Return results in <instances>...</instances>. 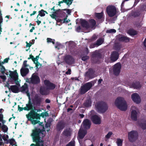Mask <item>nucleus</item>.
Returning <instances> with one entry per match:
<instances>
[{
  "mask_svg": "<svg viewBox=\"0 0 146 146\" xmlns=\"http://www.w3.org/2000/svg\"><path fill=\"white\" fill-rule=\"evenodd\" d=\"M38 56H36L35 58H34L33 59V61L34 63L35 64L37 62H38Z\"/></svg>",
  "mask_w": 146,
  "mask_h": 146,
  "instance_id": "obj_45",
  "label": "nucleus"
},
{
  "mask_svg": "<svg viewBox=\"0 0 146 146\" xmlns=\"http://www.w3.org/2000/svg\"><path fill=\"white\" fill-rule=\"evenodd\" d=\"M65 60L66 62L69 64H72L74 62V59L70 56H66Z\"/></svg>",
  "mask_w": 146,
  "mask_h": 146,
  "instance_id": "obj_22",
  "label": "nucleus"
},
{
  "mask_svg": "<svg viewBox=\"0 0 146 146\" xmlns=\"http://www.w3.org/2000/svg\"><path fill=\"white\" fill-rule=\"evenodd\" d=\"M0 71L1 72V73L4 74L5 73V74L6 72H5V67L2 66V64L1 63V62L0 61Z\"/></svg>",
  "mask_w": 146,
  "mask_h": 146,
  "instance_id": "obj_32",
  "label": "nucleus"
},
{
  "mask_svg": "<svg viewBox=\"0 0 146 146\" xmlns=\"http://www.w3.org/2000/svg\"><path fill=\"white\" fill-rule=\"evenodd\" d=\"M5 74L7 76L9 75L11 79L14 81H16L18 80V74L16 70L14 71H6Z\"/></svg>",
  "mask_w": 146,
  "mask_h": 146,
  "instance_id": "obj_9",
  "label": "nucleus"
},
{
  "mask_svg": "<svg viewBox=\"0 0 146 146\" xmlns=\"http://www.w3.org/2000/svg\"><path fill=\"white\" fill-rule=\"evenodd\" d=\"M144 44L145 46L146 47V38L144 42Z\"/></svg>",
  "mask_w": 146,
  "mask_h": 146,
  "instance_id": "obj_63",
  "label": "nucleus"
},
{
  "mask_svg": "<svg viewBox=\"0 0 146 146\" xmlns=\"http://www.w3.org/2000/svg\"><path fill=\"white\" fill-rule=\"evenodd\" d=\"M123 140L120 138H117L116 141V143L117 146H122Z\"/></svg>",
  "mask_w": 146,
  "mask_h": 146,
  "instance_id": "obj_31",
  "label": "nucleus"
},
{
  "mask_svg": "<svg viewBox=\"0 0 146 146\" xmlns=\"http://www.w3.org/2000/svg\"><path fill=\"white\" fill-rule=\"evenodd\" d=\"M104 40L103 39L100 38L97 41L96 44L97 46H99L101 45L103 42Z\"/></svg>",
  "mask_w": 146,
  "mask_h": 146,
  "instance_id": "obj_35",
  "label": "nucleus"
},
{
  "mask_svg": "<svg viewBox=\"0 0 146 146\" xmlns=\"http://www.w3.org/2000/svg\"><path fill=\"white\" fill-rule=\"evenodd\" d=\"M89 58V57L87 56H83L82 58V59L83 61H85Z\"/></svg>",
  "mask_w": 146,
  "mask_h": 146,
  "instance_id": "obj_52",
  "label": "nucleus"
},
{
  "mask_svg": "<svg viewBox=\"0 0 146 146\" xmlns=\"http://www.w3.org/2000/svg\"><path fill=\"white\" fill-rule=\"evenodd\" d=\"M92 86V84L90 82H88L86 83L81 87L80 92L81 94H84Z\"/></svg>",
  "mask_w": 146,
  "mask_h": 146,
  "instance_id": "obj_12",
  "label": "nucleus"
},
{
  "mask_svg": "<svg viewBox=\"0 0 146 146\" xmlns=\"http://www.w3.org/2000/svg\"><path fill=\"white\" fill-rule=\"evenodd\" d=\"M48 114L46 112H43L40 115L34 112V111H31L28 115H26L27 117L29 120L31 121L32 124L35 125L39 122L38 120H34V119H40V117H44L48 115Z\"/></svg>",
  "mask_w": 146,
  "mask_h": 146,
  "instance_id": "obj_2",
  "label": "nucleus"
},
{
  "mask_svg": "<svg viewBox=\"0 0 146 146\" xmlns=\"http://www.w3.org/2000/svg\"><path fill=\"white\" fill-rule=\"evenodd\" d=\"M47 42L48 43L52 42L53 44H54V40L50 38H47Z\"/></svg>",
  "mask_w": 146,
  "mask_h": 146,
  "instance_id": "obj_39",
  "label": "nucleus"
},
{
  "mask_svg": "<svg viewBox=\"0 0 146 146\" xmlns=\"http://www.w3.org/2000/svg\"><path fill=\"white\" fill-rule=\"evenodd\" d=\"M116 32V31L114 29H111L107 30L106 32L107 33H115Z\"/></svg>",
  "mask_w": 146,
  "mask_h": 146,
  "instance_id": "obj_44",
  "label": "nucleus"
},
{
  "mask_svg": "<svg viewBox=\"0 0 146 146\" xmlns=\"http://www.w3.org/2000/svg\"><path fill=\"white\" fill-rule=\"evenodd\" d=\"M35 29V27H32V28L30 30V32H33V30Z\"/></svg>",
  "mask_w": 146,
  "mask_h": 146,
  "instance_id": "obj_58",
  "label": "nucleus"
},
{
  "mask_svg": "<svg viewBox=\"0 0 146 146\" xmlns=\"http://www.w3.org/2000/svg\"><path fill=\"white\" fill-rule=\"evenodd\" d=\"M5 121L3 120V115L0 114V127H2L4 132H6L8 130V127L7 126L4 125L5 123Z\"/></svg>",
  "mask_w": 146,
  "mask_h": 146,
  "instance_id": "obj_14",
  "label": "nucleus"
},
{
  "mask_svg": "<svg viewBox=\"0 0 146 146\" xmlns=\"http://www.w3.org/2000/svg\"><path fill=\"white\" fill-rule=\"evenodd\" d=\"M27 62L26 60L24 61L22 68L20 70L21 74L23 76H25L29 72L28 68L29 66L27 64Z\"/></svg>",
  "mask_w": 146,
  "mask_h": 146,
  "instance_id": "obj_7",
  "label": "nucleus"
},
{
  "mask_svg": "<svg viewBox=\"0 0 146 146\" xmlns=\"http://www.w3.org/2000/svg\"><path fill=\"white\" fill-rule=\"evenodd\" d=\"M121 65L120 63H117L113 66V73L115 75H118L119 74Z\"/></svg>",
  "mask_w": 146,
  "mask_h": 146,
  "instance_id": "obj_13",
  "label": "nucleus"
},
{
  "mask_svg": "<svg viewBox=\"0 0 146 146\" xmlns=\"http://www.w3.org/2000/svg\"><path fill=\"white\" fill-rule=\"evenodd\" d=\"M106 11L110 17L114 16L117 12L116 8L113 6H108L107 8Z\"/></svg>",
  "mask_w": 146,
  "mask_h": 146,
  "instance_id": "obj_8",
  "label": "nucleus"
},
{
  "mask_svg": "<svg viewBox=\"0 0 146 146\" xmlns=\"http://www.w3.org/2000/svg\"><path fill=\"white\" fill-rule=\"evenodd\" d=\"M133 101L137 104L139 103L141 101V98L138 94L136 93L133 94L131 96Z\"/></svg>",
  "mask_w": 146,
  "mask_h": 146,
  "instance_id": "obj_16",
  "label": "nucleus"
},
{
  "mask_svg": "<svg viewBox=\"0 0 146 146\" xmlns=\"http://www.w3.org/2000/svg\"><path fill=\"white\" fill-rule=\"evenodd\" d=\"M40 80L39 77L35 74H33L31 78L27 80V82L30 83L36 84L40 82Z\"/></svg>",
  "mask_w": 146,
  "mask_h": 146,
  "instance_id": "obj_11",
  "label": "nucleus"
},
{
  "mask_svg": "<svg viewBox=\"0 0 146 146\" xmlns=\"http://www.w3.org/2000/svg\"><path fill=\"white\" fill-rule=\"evenodd\" d=\"M63 125H62L61 123H59L57 125V128L58 130H60L64 128Z\"/></svg>",
  "mask_w": 146,
  "mask_h": 146,
  "instance_id": "obj_37",
  "label": "nucleus"
},
{
  "mask_svg": "<svg viewBox=\"0 0 146 146\" xmlns=\"http://www.w3.org/2000/svg\"><path fill=\"white\" fill-rule=\"evenodd\" d=\"M71 70L70 69H68L67 72H66V74H71Z\"/></svg>",
  "mask_w": 146,
  "mask_h": 146,
  "instance_id": "obj_54",
  "label": "nucleus"
},
{
  "mask_svg": "<svg viewBox=\"0 0 146 146\" xmlns=\"http://www.w3.org/2000/svg\"><path fill=\"white\" fill-rule=\"evenodd\" d=\"M71 130L69 128H68L65 130L63 132V134L65 136H70L71 134Z\"/></svg>",
  "mask_w": 146,
  "mask_h": 146,
  "instance_id": "obj_28",
  "label": "nucleus"
},
{
  "mask_svg": "<svg viewBox=\"0 0 146 146\" xmlns=\"http://www.w3.org/2000/svg\"><path fill=\"white\" fill-rule=\"evenodd\" d=\"M2 135L0 134V146L3 144V143L2 142Z\"/></svg>",
  "mask_w": 146,
  "mask_h": 146,
  "instance_id": "obj_51",
  "label": "nucleus"
},
{
  "mask_svg": "<svg viewBox=\"0 0 146 146\" xmlns=\"http://www.w3.org/2000/svg\"><path fill=\"white\" fill-rule=\"evenodd\" d=\"M81 28L80 26L78 27L76 29V31L78 32H79L80 31Z\"/></svg>",
  "mask_w": 146,
  "mask_h": 146,
  "instance_id": "obj_57",
  "label": "nucleus"
},
{
  "mask_svg": "<svg viewBox=\"0 0 146 146\" xmlns=\"http://www.w3.org/2000/svg\"><path fill=\"white\" fill-rule=\"evenodd\" d=\"M40 93L43 95H46L47 94L48 92V89L44 87H41L40 90Z\"/></svg>",
  "mask_w": 146,
  "mask_h": 146,
  "instance_id": "obj_26",
  "label": "nucleus"
},
{
  "mask_svg": "<svg viewBox=\"0 0 146 146\" xmlns=\"http://www.w3.org/2000/svg\"><path fill=\"white\" fill-rule=\"evenodd\" d=\"M74 144V140H72L66 146H75Z\"/></svg>",
  "mask_w": 146,
  "mask_h": 146,
  "instance_id": "obj_42",
  "label": "nucleus"
},
{
  "mask_svg": "<svg viewBox=\"0 0 146 146\" xmlns=\"http://www.w3.org/2000/svg\"><path fill=\"white\" fill-rule=\"evenodd\" d=\"M45 102H46V103H50V100L49 99H46L45 100Z\"/></svg>",
  "mask_w": 146,
  "mask_h": 146,
  "instance_id": "obj_59",
  "label": "nucleus"
},
{
  "mask_svg": "<svg viewBox=\"0 0 146 146\" xmlns=\"http://www.w3.org/2000/svg\"><path fill=\"white\" fill-rule=\"evenodd\" d=\"M50 124L48 123H47L46 125H45V127H46V128H47V129H46V131H48L49 130V129L48 128V127H50Z\"/></svg>",
  "mask_w": 146,
  "mask_h": 146,
  "instance_id": "obj_53",
  "label": "nucleus"
},
{
  "mask_svg": "<svg viewBox=\"0 0 146 146\" xmlns=\"http://www.w3.org/2000/svg\"><path fill=\"white\" fill-rule=\"evenodd\" d=\"M45 131L39 129L35 128L33 130L31 134L33 140L36 143V146H44L43 143L41 138L45 136Z\"/></svg>",
  "mask_w": 146,
  "mask_h": 146,
  "instance_id": "obj_1",
  "label": "nucleus"
},
{
  "mask_svg": "<svg viewBox=\"0 0 146 146\" xmlns=\"http://www.w3.org/2000/svg\"><path fill=\"white\" fill-rule=\"evenodd\" d=\"M86 133V130H83L82 126L78 133V138L79 142L80 141V139L83 138Z\"/></svg>",
  "mask_w": 146,
  "mask_h": 146,
  "instance_id": "obj_18",
  "label": "nucleus"
},
{
  "mask_svg": "<svg viewBox=\"0 0 146 146\" xmlns=\"http://www.w3.org/2000/svg\"><path fill=\"white\" fill-rule=\"evenodd\" d=\"M57 13L58 12L57 11L53 12L52 14L50 15V16L52 18L55 19L58 22H60L61 20L60 19H57Z\"/></svg>",
  "mask_w": 146,
  "mask_h": 146,
  "instance_id": "obj_27",
  "label": "nucleus"
},
{
  "mask_svg": "<svg viewBox=\"0 0 146 146\" xmlns=\"http://www.w3.org/2000/svg\"><path fill=\"white\" fill-rule=\"evenodd\" d=\"M9 89L14 93H17L19 92V88L16 85L11 86Z\"/></svg>",
  "mask_w": 146,
  "mask_h": 146,
  "instance_id": "obj_25",
  "label": "nucleus"
},
{
  "mask_svg": "<svg viewBox=\"0 0 146 146\" xmlns=\"http://www.w3.org/2000/svg\"><path fill=\"white\" fill-rule=\"evenodd\" d=\"M73 0H65V3L68 5H70L72 3Z\"/></svg>",
  "mask_w": 146,
  "mask_h": 146,
  "instance_id": "obj_40",
  "label": "nucleus"
},
{
  "mask_svg": "<svg viewBox=\"0 0 146 146\" xmlns=\"http://www.w3.org/2000/svg\"><path fill=\"white\" fill-rule=\"evenodd\" d=\"M9 59V58H6L4 60L3 62H1V64H3L4 63L7 62L8 61Z\"/></svg>",
  "mask_w": 146,
  "mask_h": 146,
  "instance_id": "obj_48",
  "label": "nucleus"
},
{
  "mask_svg": "<svg viewBox=\"0 0 146 146\" xmlns=\"http://www.w3.org/2000/svg\"><path fill=\"white\" fill-rule=\"evenodd\" d=\"M139 114V111L135 106H132L131 108V117L134 121H136Z\"/></svg>",
  "mask_w": 146,
  "mask_h": 146,
  "instance_id": "obj_6",
  "label": "nucleus"
},
{
  "mask_svg": "<svg viewBox=\"0 0 146 146\" xmlns=\"http://www.w3.org/2000/svg\"><path fill=\"white\" fill-rule=\"evenodd\" d=\"M36 22L37 23L38 25H39L41 23V21H40L38 20L37 21H36Z\"/></svg>",
  "mask_w": 146,
  "mask_h": 146,
  "instance_id": "obj_62",
  "label": "nucleus"
},
{
  "mask_svg": "<svg viewBox=\"0 0 146 146\" xmlns=\"http://www.w3.org/2000/svg\"><path fill=\"white\" fill-rule=\"evenodd\" d=\"M66 12L68 14H70L71 12V10L69 9H66Z\"/></svg>",
  "mask_w": 146,
  "mask_h": 146,
  "instance_id": "obj_56",
  "label": "nucleus"
},
{
  "mask_svg": "<svg viewBox=\"0 0 146 146\" xmlns=\"http://www.w3.org/2000/svg\"><path fill=\"white\" fill-rule=\"evenodd\" d=\"M44 84L48 90H53L56 87L54 84L51 83L48 80H45L44 81Z\"/></svg>",
  "mask_w": 146,
  "mask_h": 146,
  "instance_id": "obj_17",
  "label": "nucleus"
},
{
  "mask_svg": "<svg viewBox=\"0 0 146 146\" xmlns=\"http://www.w3.org/2000/svg\"><path fill=\"white\" fill-rule=\"evenodd\" d=\"M36 13V11H34L32 13L30 14V16H31L32 15H34Z\"/></svg>",
  "mask_w": 146,
  "mask_h": 146,
  "instance_id": "obj_60",
  "label": "nucleus"
},
{
  "mask_svg": "<svg viewBox=\"0 0 146 146\" xmlns=\"http://www.w3.org/2000/svg\"><path fill=\"white\" fill-rule=\"evenodd\" d=\"M0 77L3 81H5L6 79V76L4 75H1L0 76Z\"/></svg>",
  "mask_w": 146,
  "mask_h": 146,
  "instance_id": "obj_50",
  "label": "nucleus"
},
{
  "mask_svg": "<svg viewBox=\"0 0 146 146\" xmlns=\"http://www.w3.org/2000/svg\"><path fill=\"white\" fill-rule=\"evenodd\" d=\"M141 126L142 129H146V122L142 124L141 125Z\"/></svg>",
  "mask_w": 146,
  "mask_h": 146,
  "instance_id": "obj_46",
  "label": "nucleus"
},
{
  "mask_svg": "<svg viewBox=\"0 0 146 146\" xmlns=\"http://www.w3.org/2000/svg\"><path fill=\"white\" fill-rule=\"evenodd\" d=\"M113 134V133L111 132H109L108 134L106 135L105 137V138L106 139H109L111 137Z\"/></svg>",
  "mask_w": 146,
  "mask_h": 146,
  "instance_id": "obj_36",
  "label": "nucleus"
},
{
  "mask_svg": "<svg viewBox=\"0 0 146 146\" xmlns=\"http://www.w3.org/2000/svg\"><path fill=\"white\" fill-rule=\"evenodd\" d=\"M141 87V85L139 82H137L135 83L132 84L130 86V87L136 89L140 88Z\"/></svg>",
  "mask_w": 146,
  "mask_h": 146,
  "instance_id": "obj_29",
  "label": "nucleus"
},
{
  "mask_svg": "<svg viewBox=\"0 0 146 146\" xmlns=\"http://www.w3.org/2000/svg\"><path fill=\"white\" fill-rule=\"evenodd\" d=\"M83 125L85 128L88 129L90 127L91 123L90 121L88 119L84 120L83 122Z\"/></svg>",
  "mask_w": 146,
  "mask_h": 146,
  "instance_id": "obj_24",
  "label": "nucleus"
},
{
  "mask_svg": "<svg viewBox=\"0 0 146 146\" xmlns=\"http://www.w3.org/2000/svg\"><path fill=\"white\" fill-rule=\"evenodd\" d=\"M91 119L93 123L96 124H99L101 123V118L97 115L93 116Z\"/></svg>",
  "mask_w": 146,
  "mask_h": 146,
  "instance_id": "obj_19",
  "label": "nucleus"
},
{
  "mask_svg": "<svg viewBox=\"0 0 146 146\" xmlns=\"http://www.w3.org/2000/svg\"><path fill=\"white\" fill-rule=\"evenodd\" d=\"M44 12H45V11L43 10H42L39 11V14L41 17L44 16L45 15Z\"/></svg>",
  "mask_w": 146,
  "mask_h": 146,
  "instance_id": "obj_41",
  "label": "nucleus"
},
{
  "mask_svg": "<svg viewBox=\"0 0 146 146\" xmlns=\"http://www.w3.org/2000/svg\"><path fill=\"white\" fill-rule=\"evenodd\" d=\"M129 40L128 38L123 36H121L119 38V40L121 41L127 42L129 41Z\"/></svg>",
  "mask_w": 146,
  "mask_h": 146,
  "instance_id": "obj_30",
  "label": "nucleus"
},
{
  "mask_svg": "<svg viewBox=\"0 0 146 146\" xmlns=\"http://www.w3.org/2000/svg\"><path fill=\"white\" fill-rule=\"evenodd\" d=\"M8 138V136L6 134L2 135V138L4 141H7Z\"/></svg>",
  "mask_w": 146,
  "mask_h": 146,
  "instance_id": "obj_43",
  "label": "nucleus"
},
{
  "mask_svg": "<svg viewBox=\"0 0 146 146\" xmlns=\"http://www.w3.org/2000/svg\"><path fill=\"white\" fill-rule=\"evenodd\" d=\"M81 24L82 27L88 30L87 32H89L95 28L96 22L92 19L90 20L88 23L85 20H82L81 21Z\"/></svg>",
  "mask_w": 146,
  "mask_h": 146,
  "instance_id": "obj_4",
  "label": "nucleus"
},
{
  "mask_svg": "<svg viewBox=\"0 0 146 146\" xmlns=\"http://www.w3.org/2000/svg\"><path fill=\"white\" fill-rule=\"evenodd\" d=\"M29 101L28 104H26V106L24 108H21V110L22 111L23 110H25L29 111L31 110V111H33V104L31 102L30 97V99H29Z\"/></svg>",
  "mask_w": 146,
  "mask_h": 146,
  "instance_id": "obj_15",
  "label": "nucleus"
},
{
  "mask_svg": "<svg viewBox=\"0 0 146 146\" xmlns=\"http://www.w3.org/2000/svg\"><path fill=\"white\" fill-rule=\"evenodd\" d=\"M96 17L98 19H101L102 17L103 13L102 12L100 13H96L95 14Z\"/></svg>",
  "mask_w": 146,
  "mask_h": 146,
  "instance_id": "obj_38",
  "label": "nucleus"
},
{
  "mask_svg": "<svg viewBox=\"0 0 146 146\" xmlns=\"http://www.w3.org/2000/svg\"><path fill=\"white\" fill-rule=\"evenodd\" d=\"M91 103L90 100H88L84 103V105L86 107H89L91 106Z\"/></svg>",
  "mask_w": 146,
  "mask_h": 146,
  "instance_id": "obj_33",
  "label": "nucleus"
},
{
  "mask_svg": "<svg viewBox=\"0 0 146 146\" xmlns=\"http://www.w3.org/2000/svg\"><path fill=\"white\" fill-rule=\"evenodd\" d=\"M65 0H62V1L59 2L58 3V5L60 6H61L60 4L62 3H63L64 2L65 3Z\"/></svg>",
  "mask_w": 146,
  "mask_h": 146,
  "instance_id": "obj_55",
  "label": "nucleus"
},
{
  "mask_svg": "<svg viewBox=\"0 0 146 146\" xmlns=\"http://www.w3.org/2000/svg\"><path fill=\"white\" fill-rule=\"evenodd\" d=\"M115 104L117 107L122 111H125L127 107L126 101L122 97H119L116 99Z\"/></svg>",
  "mask_w": 146,
  "mask_h": 146,
  "instance_id": "obj_3",
  "label": "nucleus"
},
{
  "mask_svg": "<svg viewBox=\"0 0 146 146\" xmlns=\"http://www.w3.org/2000/svg\"><path fill=\"white\" fill-rule=\"evenodd\" d=\"M60 45H61L60 43L57 42L56 44L55 45V48L59 49H60Z\"/></svg>",
  "mask_w": 146,
  "mask_h": 146,
  "instance_id": "obj_47",
  "label": "nucleus"
},
{
  "mask_svg": "<svg viewBox=\"0 0 146 146\" xmlns=\"http://www.w3.org/2000/svg\"><path fill=\"white\" fill-rule=\"evenodd\" d=\"M95 107L96 110L101 113L104 112L108 108L106 104L103 102H98L96 105Z\"/></svg>",
  "mask_w": 146,
  "mask_h": 146,
  "instance_id": "obj_5",
  "label": "nucleus"
},
{
  "mask_svg": "<svg viewBox=\"0 0 146 146\" xmlns=\"http://www.w3.org/2000/svg\"><path fill=\"white\" fill-rule=\"evenodd\" d=\"M20 90L21 92L26 93L29 98L30 99V95L28 92L27 86V85H24L20 89Z\"/></svg>",
  "mask_w": 146,
  "mask_h": 146,
  "instance_id": "obj_23",
  "label": "nucleus"
},
{
  "mask_svg": "<svg viewBox=\"0 0 146 146\" xmlns=\"http://www.w3.org/2000/svg\"><path fill=\"white\" fill-rule=\"evenodd\" d=\"M128 33L131 35H134L137 33V32L135 31L132 29L129 30L128 32Z\"/></svg>",
  "mask_w": 146,
  "mask_h": 146,
  "instance_id": "obj_34",
  "label": "nucleus"
},
{
  "mask_svg": "<svg viewBox=\"0 0 146 146\" xmlns=\"http://www.w3.org/2000/svg\"><path fill=\"white\" fill-rule=\"evenodd\" d=\"M119 56L118 53L116 51L113 52L111 54L110 57L111 60L112 62L116 61L118 58Z\"/></svg>",
  "mask_w": 146,
  "mask_h": 146,
  "instance_id": "obj_20",
  "label": "nucleus"
},
{
  "mask_svg": "<svg viewBox=\"0 0 146 146\" xmlns=\"http://www.w3.org/2000/svg\"><path fill=\"white\" fill-rule=\"evenodd\" d=\"M31 46V44L28 43H27V45H26V47H30Z\"/></svg>",
  "mask_w": 146,
  "mask_h": 146,
  "instance_id": "obj_61",
  "label": "nucleus"
},
{
  "mask_svg": "<svg viewBox=\"0 0 146 146\" xmlns=\"http://www.w3.org/2000/svg\"><path fill=\"white\" fill-rule=\"evenodd\" d=\"M30 58L32 60L33 59H34V56L32 55H30Z\"/></svg>",
  "mask_w": 146,
  "mask_h": 146,
  "instance_id": "obj_64",
  "label": "nucleus"
},
{
  "mask_svg": "<svg viewBox=\"0 0 146 146\" xmlns=\"http://www.w3.org/2000/svg\"><path fill=\"white\" fill-rule=\"evenodd\" d=\"M85 76L89 78H94L95 76L94 71L92 69H89L88 71L85 73Z\"/></svg>",
  "mask_w": 146,
  "mask_h": 146,
  "instance_id": "obj_21",
  "label": "nucleus"
},
{
  "mask_svg": "<svg viewBox=\"0 0 146 146\" xmlns=\"http://www.w3.org/2000/svg\"><path fill=\"white\" fill-rule=\"evenodd\" d=\"M35 64L36 65V67L37 68H40L41 66V64H40L38 62Z\"/></svg>",
  "mask_w": 146,
  "mask_h": 146,
  "instance_id": "obj_49",
  "label": "nucleus"
},
{
  "mask_svg": "<svg viewBox=\"0 0 146 146\" xmlns=\"http://www.w3.org/2000/svg\"><path fill=\"white\" fill-rule=\"evenodd\" d=\"M138 135V133L136 131H131L128 133V139L130 141H133L137 139Z\"/></svg>",
  "mask_w": 146,
  "mask_h": 146,
  "instance_id": "obj_10",
  "label": "nucleus"
}]
</instances>
